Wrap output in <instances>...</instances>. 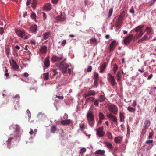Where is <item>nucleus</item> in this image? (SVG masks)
Masks as SVG:
<instances>
[{
  "instance_id": "obj_1",
  "label": "nucleus",
  "mask_w": 156,
  "mask_h": 156,
  "mask_svg": "<svg viewBox=\"0 0 156 156\" xmlns=\"http://www.w3.org/2000/svg\"><path fill=\"white\" fill-rule=\"evenodd\" d=\"M87 117L88 123L91 127H93L94 123V117L92 111H88L87 114Z\"/></svg>"
},
{
  "instance_id": "obj_2",
  "label": "nucleus",
  "mask_w": 156,
  "mask_h": 156,
  "mask_svg": "<svg viewBox=\"0 0 156 156\" xmlns=\"http://www.w3.org/2000/svg\"><path fill=\"white\" fill-rule=\"evenodd\" d=\"M15 32L18 36L21 38H23L24 39L28 38V37L27 35V34L26 33L25 31L23 29L16 28L15 29Z\"/></svg>"
},
{
  "instance_id": "obj_3",
  "label": "nucleus",
  "mask_w": 156,
  "mask_h": 156,
  "mask_svg": "<svg viewBox=\"0 0 156 156\" xmlns=\"http://www.w3.org/2000/svg\"><path fill=\"white\" fill-rule=\"evenodd\" d=\"M69 66V64L64 63V61H62L60 62L59 67L63 73H67V68Z\"/></svg>"
},
{
  "instance_id": "obj_4",
  "label": "nucleus",
  "mask_w": 156,
  "mask_h": 156,
  "mask_svg": "<svg viewBox=\"0 0 156 156\" xmlns=\"http://www.w3.org/2000/svg\"><path fill=\"white\" fill-rule=\"evenodd\" d=\"M144 27L143 25H140L137 27L135 29V31L136 32V36L138 38L141 37L144 34V32L142 30V29Z\"/></svg>"
},
{
  "instance_id": "obj_5",
  "label": "nucleus",
  "mask_w": 156,
  "mask_h": 156,
  "mask_svg": "<svg viewBox=\"0 0 156 156\" xmlns=\"http://www.w3.org/2000/svg\"><path fill=\"white\" fill-rule=\"evenodd\" d=\"M108 108L110 112L114 115H116L118 112V108L116 105L111 104L108 106Z\"/></svg>"
},
{
  "instance_id": "obj_6",
  "label": "nucleus",
  "mask_w": 156,
  "mask_h": 156,
  "mask_svg": "<svg viewBox=\"0 0 156 156\" xmlns=\"http://www.w3.org/2000/svg\"><path fill=\"white\" fill-rule=\"evenodd\" d=\"M107 78L109 82L112 86H115L117 84L115 77L111 73L108 74Z\"/></svg>"
},
{
  "instance_id": "obj_7",
  "label": "nucleus",
  "mask_w": 156,
  "mask_h": 156,
  "mask_svg": "<svg viewBox=\"0 0 156 156\" xmlns=\"http://www.w3.org/2000/svg\"><path fill=\"white\" fill-rule=\"evenodd\" d=\"M125 15L123 13H121L119 16L117 20L116 23V27H120L122 24L123 20L124 17Z\"/></svg>"
},
{
  "instance_id": "obj_8",
  "label": "nucleus",
  "mask_w": 156,
  "mask_h": 156,
  "mask_svg": "<svg viewBox=\"0 0 156 156\" xmlns=\"http://www.w3.org/2000/svg\"><path fill=\"white\" fill-rule=\"evenodd\" d=\"M107 117L113 121L114 123L117 125L118 123H117V117L115 115H112V113H110L107 115Z\"/></svg>"
},
{
  "instance_id": "obj_9",
  "label": "nucleus",
  "mask_w": 156,
  "mask_h": 156,
  "mask_svg": "<svg viewBox=\"0 0 156 156\" xmlns=\"http://www.w3.org/2000/svg\"><path fill=\"white\" fill-rule=\"evenodd\" d=\"M133 34H130L124 39L123 41L124 43L127 45L129 44L133 39Z\"/></svg>"
},
{
  "instance_id": "obj_10",
  "label": "nucleus",
  "mask_w": 156,
  "mask_h": 156,
  "mask_svg": "<svg viewBox=\"0 0 156 156\" xmlns=\"http://www.w3.org/2000/svg\"><path fill=\"white\" fill-rule=\"evenodd\" d=\"M103 127H99L97 130V134L99 137L104 136L105 133L103 131Z\"/></svg>"
},
{
  "instance_id": "obj_11",
  "label": "nucleus",
  "mask_w": 156,
  "mask_h": 156,
  "mask_svg": "<svg viewBox=\"0 0 156 156\" xmlns=\"http://www.w3.org/2000/svg\"><path fill=\"white\" fill-rule=\"evenodd\" d=\"M117 43L115 40L113 41H112L110 44V50L109 51L111 52L113 51L115 49V47L117 45Z\"/></svg>"
},
{
  "instance_id": "obj_12",
  "label": "nucleus",
  "mask_w": 156,
  "mask_h": 156,
  "mask_svg": "<svg viewBox=\"0 0 156 156\" xmlns=\"http://www.w3.org/2000/svg\"><path fill=\"white\" fill-rule=\"evenodd\" d=\"M95 94V91L90 90L87 91L83 94V95L84 96L85 98H86L87 97H89L90 96H94Z\"/></svg>"
},
{
  "instance_id": "obj_13",
  "label": "nucleus",
  "mask_w": 156,
  "mask_h": 156,
  "mask_svg": "<svg viewBox=\"0 0 156 156\" xmlns=\"http://www.w3.org/2000/svg\"><path fill=\"white\" fill-rule=\"evenodd\" d=\"M50 57L49 56H47L45 58L43 62L44 66L47 68L49 67L50 65Z\"/></svg>"
},
{
  "instance_id": "obj_14",
  "label": "nucleus",
  "mask_w": 156,
  "mask_h": 156,
  "mask_svg": "<svg viewBox=\"0 0 156 156\" xmlns=\"http://www.w3.org/2000/svg\"><path fill=\"white\" fill-rule=\"evenodd\" d=\"M62 58V57H58L56 55H54L52 57L51 60L53 62H55L60 61Z\"/></svg>"
},
{
  "instance_id": "obj_15",
  "label": "nucleus",
  "mask_w": 156,
  "mask_h": 156,
  "mask_svg": "<svg viewBox=\"0 0 156 156\" xmlns=\"http://www.w3.org/2000/svg\"><path fill=\"white\" fill-rule=\"evenodd\" d=\"M44 9L47 11L50 10L51 9V6L49 3H47L45 4L43 6Z\"/></svg>"
},
{
  "instance_id": "obj_16",
  "label": "nucleus",
  "mask_w": 156,
  "mask_h": 156,
  "mask_svg": "<svg viewBox=\"0 0 156 156\" xmlns=\"http://www.w3.org/2000/svg\"><path fill=\"white\" fill-rule=\"evenodd\" d=\"M40 53L41 54H44L46 53L47 51V47L46 46H42L39 50Z\"/></svg>"
},
{
  "instance_id": "obj_17",
  "label": "nucleus",
  "mask_w": 156,
  "mask_h": 156,
  "mask_svg": "<svg viewBox=\"0 0 156 156\" xmlns=\"http://www.w3.org/2000/svg\"><path fill=\"white\" fill-rule=\"evenodd\" d=\"M122 139L123 137L122 136H118L115 138L114 140L116 143H121Z\"/></svg>"
},
{
  "instance_id": "obj_18",
  "label": "nucleus",
  "mask_w": 156,
  "mask_h": 156,
  "mask_svg": "<svg viewBox=\"0 0 156 156\" xmlns=\"http://www.w3.org/2000/svg\"><path fill=\"white\" fill-rule=\"evenodd\" d=\"M125 113L122 111L120 112L119 113V118L120 122H124V121Z\"/></svg>"
},
{
  "instance_id": "obj_19",
  "label": "nucleus",
  "mask_w": 156,
  "mask_h": 156,
  "mask_svg": "<svg viewBox=\"0 0 156 156\" xmlns=\"http://www.w3.org/2000/svg\"><path fill=\"white\" fill-rule=\"evenodd\" d=\"M106 67V63H103L102 65L100 67L99 72L101 73L104 72V71Z\"/></svg>"
},
{
  "instance_id": "obj_20",
  "label": "nucleus",
  "mask_w": 156,
  "mask_h": 156,
  "mask_svg": "<svg viewBox=\"0 0 156 156\" xmlns=\"http://www.w3.org/2000/svg\"><path fill=\"white\" fill-rule=\"evenodd\" d=\"M105 152V151L104 150H98L95 152V154L101 155L102 156H105L104 155Z\"/></svg>"
},
{
  "instance_id": "obj_21",
  "label": "nucleus",
  "mask_w": 156,
  "mask_h": 156,
  "mask_svg": "<svg viewBox=\"0 0 156 156\" xmlns=\"http://www.w3.org/2000/svg\"><path fill=\"white\" fill-rule=\"evenodd\" d=\"M61 123L63 125H67L70 124L71 120L70 119H65L62 120L61 121Z\"/></svg>"
},
{
  "instance_id": "obj_22",
  "label": "nucleus",
  "mask_w": 156,
  "mask_h": 156,
  "mask_svg": "<svg viewBox=\"0 0 156 156\" xmlns=\"http://www.w3.org/2000/svg\"><path fill=\"white\" fill-rule=\"evenodd\" d=\"M14 140V139L13 137H10L6 141V143L7 144V147L9 148H10V143L12 141H13Z\"/></svg>"
},
{
  "instance_id": "obj_23",
  "label": "nucleus",
  "mask_w": 156,
  "mask_h": 156,
  "mask_svg": "<svg viewBox=\"0 0 156 156\" xmlns=\"http://www.w3.org/2000/svg\"><path fill=\"white\" fill-rule=\"evenodd\" d=\"M37 29V26L36 24L32 25L30 27V30L32 32H35Z\"/></svg>"
},
{
  "instance_id": "obj_24",
  "label": "nucleus",
  "mask_w": 156,
  "mask_h": 156,
  "mask_svg": "<svg viewBox=\"0 0 156 156\" xmlns=\"http://www.w3.org/2000/svg\"><path fill=\"white\" fill-rule=\"evenodd\" d=\"M50 35V32H46L43 34V38L44 40L47 39L49 37Z\"/></svg>"
},
{
  "instance_id": "obj_25",
  "label": "nucleus",
  "mask_w": 156,
  "mask_h": 156,
  "mask_svg": "<svg viewBox=\"0 0 156 156\" xmlns=\"http://www.w3.org/2000/svg\"><path fill=\"white\" fill-rule=\"evenodd\" d=\"M12 66L14 69H17L19 68L17 64L13 59L12 60Z\"/></svg>"
},
{
  "instance_id": "obj_26",
  "label": "nucleus",
  "mask_w": 156,
  "mask_h": 156,
  "mask_svg": "<svg viewBox=\"0 0 156 156\" xmlns=\"http://www.w3.org/2000/svg\"><path fill=\"white\" fill-rule=\"evenodd\" d=\"M150 124V121L149 120H146L144 123V127L146 129H147Z\"/></svg>"
},
{
  "instance_id": "obj_27",
  "label": "nucleus",
  "mask_w": 156,
  "mask_h": 156,
  "mask_svg": "<svg viewBox=\"0 0 156 156\" xmlns=\"http://www.w3.org/2000/svg\"><path fill=\"white\" fill-rule=\"evenodd\" d=\"M98 99L99 102H101L105 101V98L104 95H101L99 96Z\"/></svg>"
},
{
  "instance_id": "obj_28",
  "label": "nucleus",
  "mask_w": 156,
  "mask_h": 156,
  "mask_svg": "<svg viewBox=\"0 0 156 156\" xmlns=\"http://www.w3.org/2000/svg\"><path fill=\"white\" fill-rule=\"evenodd\" d=\"M57 130L56 126L55 125H53L51 127V132L55 133Z\"/></svg>"
},
{
  "instance_id": "obj_29",
  "label": "nucleus",
  "mask_w": 156,
  "mask_h": 156,
  "mask_svg": "<svg viewBox=\"0 0 156 156\" xmlns=\"http://www.w3.org/2000/svg\"><path fill=\"white\" fill-rule=\"evenodd\" d=\"M105 146L108 148L112 149L113 147H112V145L110 143L108 142H106L105 143Z\"/></svg>"
},
{
  "instance_id": "obj_30",
  "label": "nucleus",
  "mask_w": 156,
  "mask_h": 156,
  "mask_svg": "<svg viewBox=\"0 0 156 156\" xmlns=\"http://www.w3.org/2000/svg\"><path fill=\"white\" fill-rule=\"evenodd\" d=\"M148 37L147 35H144L141 39L138 40L139 42H142L145 41L148 39Z\"/></svg>"
},
{
  "instance_id": "obj_31",
  "label": "nucleus",
  "mask_w": 156,
  "mask_h": 156,
  "mask_svg": "<svg viewBox=\"0 0 156 156\" xmlns=\"http://www.w3.org/2000/svg\"><path fill=\"white\" fill-rule=\"evenodd\" d=\"M6 54L8 57H9V54L10 53V49L9 48H6L5 49Z\"/></svg>"
},
{
  "instance_id": "obj_32",
  "label": "nucleus",
  "mask_w": 156,
  "mask_h": 156,
  "mask_svg": "<svg viewBox=\"0 0 156 156\" xmlns=\"http://www.w3.org/2000/svg\"><path fill=\"white\" fill-rule=\"evenodd\" d=\"M36 4V0H33L32 3V7L34 9H35V8Z\"/></svg>"
},
{
  "instance_id": "obj_33",
  "label": "nucleus",
  "mask_w": 156,
  "mask_h": 156,
  "mask_svg": "<svg viewBox=\"0 0 156 156\" xmlns=\"http://www.w3.org/2000/svg\"><path fill=\"white\" fill-rule=\"evenodd\" d=\"M99 119L100 120H102L105 118V116L101 112H100L99 113Z\"/></svg>"
},
{
  "instance_id": "obj_34",
  "label": "nucleus",
  "mask_w": 156,
  "mask_h": 156,
  "mask_svg": "<svg viewBox=\"0 0 156 156\" xmlns=\"http://www.w3.org/2000/svg\"><path fill=\"white\" fill-rule=\"evenodd\" d=\"M127 110L130 112H134L135 111V108H133L131 106H129L127 108Z\"/></svg>"
},
{
  "instance_id": "obj_35",
  "label": "nucleus",
  "mask_w": 156,
  "mask_h": 156,
  "mask_svg": "<svg viewBox=\"0 0 156 156\" xmlns=\"http://www.w3.org/2000/svg\"><path fill=\"white\" fill-rule=\"evenodd\" d=\"M44 78L45 80H48L49 78V73L47 72L44 74Z\"/></svg>"
},
{
  "instance_id": "obj_36",
  "label": "nucleus",
  "mask_w": 156,
  "mask_h": 156,
  "mask_svg": "<svg viewBox=\"0 0 156 156\" xmlns=\"http://www.w3.org/2000/svg\"><path fill=\"white\" fill-rule=\"evenodd\" d=\"M114 66V67L113 68V71L114 72V73H115L117 70L118 68V67L116 64H115Z\"/></svg>"
},
{
  "instance_id": "obj_37",
  "label": "nucleus",
  "mask_w": 156,
  "mask_h": 156,
  "mask_svg": "<svg viewBox=\"0 0 156 156\" xmlns=\"http://www.w3.org/2000/svg\"><path fill=\"white\" fill-rule=\"evenodd\" d=\"M94 99V98L93 97H90L87 98L86 101V103L87 102L89 101H93Z\"/></svg>"
},
{
  "instance_id": "obj_38",
  "label": "nucleus",
  "mask_w": 156,
  "mask_h": 156,
  "mask_svg": "<svg viewBox=\"0 0 156 156\" xmlns=\"http://www.w3.org/2000/svg\"><path fill=\"white\" fill-rule=\"evenodd\" d=\"M113 8H111L109 10V13H108V18H110L111 16L112 15V12H113Z\"/></svg>"
},
{
  "instance_id": "obj_39",
  "label": "nucleus",
  "mask_w": 156,
  "mask_h": 156,
  "mask_svg": "<svg viewBox=\"0 0 156 156\" xmlns=\"http://www.w3.org/2000/svg\"><path fill=\"white\" fill-rule=\"evenodd\" d=\"M98 73H95L94 74V80H98Z\"/></svg>"
},
{
  "instance_id": "obj_40",
  "label": "nucleus",
  "mask_w": 156,
  "mask_h": 156,
  "mask_svg": "<svg viewBox=\"0 0 156 156\" xmlns=\"http://www.w3.org/2000/svg\"><path fill=\"white\" fill-rule=\"evenodd\" d=\"M86 148H82V149H80V151L79 152V153L80 154L81 153L82 154L81 155H82L83 154L84 152H86Z\"/></svg>"
},
{
  "instance_id": "obj_41",
  "label": "nucleus",
  "mask_w": 156,
  "mask_h": 156,
  "mask_svg": "<svg viewBox=\"0 0 156 156\" xmlns=\"http://www.w3.org/2000/svg\"><path fill=\"white\" fill-rule=\"evenodd\" d=\"M31 16L32 18L34 20H35L36 18V15L35 13L33 12L31 13Z\"/></svg>"
},
{
  "instance_id": "obj_42",
  "label": "nucleus",
  "mask_w": 156,
  "mask_h": 156,
  "mask_svg": "<svg viewBox=\"0 0 156 156\" xmlns=\"http://www.w3.org/2000/svg\"><path fill=\"white\" fill-rule=\"evenodd\" d=\"M99 101L98 99H95L94 100V104L96 106H98V104L99 103L98 102Z\"/></svg>"
},
{
  "instance_id": "obj_43",
  "label": "nucleus",
  "mask_w": 156,
  "mask_h": 156,
  "mask_svg": "<svg viewBox=\"0 0 156 156\" xmlns=\"http://www.w3.org/2000/svg\"><path fill=\"white\" fill-rule=\"evenodd\" d=\"M146 30L147 31V34H149L151 32L150 28L149 27H147L146 28Z\"/></svg>"
},
{
  "instance_id": "obj_44",
  "label": "nucleus",
  "mask_w": 156,
  "mask_h": 156,
  "mask_svg": "<svg viewBox=\"0 0 156 156\" xmlns=\"http://www.w3.org/2000/svg\"><path fill=\"white\" fill-rule=\"evenodd\" d=\"M107 136L109 139H111L112 137V136L110 132H108L107 133Z\"/></svg>"
},
{
  "instance_id": "obj_45",
  "label": "nucleus",
  "mask_w": 156,
  "mask_h": 156,
  "mask_svg": "<svg viewBox=\"0 0 156 156\" xmlns=\"http://www.w3.org/2000/svg\"><path fill=\"white\" fill-rule=\"evenodd\" d=\"M20 97V96L18 95H16L15 96L13 97V98L15 99V100H17V101L19 100Z\"/></svg>"
},
{
  "instance_id": "obj_46",
  "label": "nucleus",
  "mask_w": 156,
  "mask_h": 156,
  "mask_svg": "<svg viewBox=\"0 0 156 156\" xmlns=\"http://www.w3.org/2000/svg\"><path fill=\"white\" fill-rule=\"evenodd\" d=\"M129 12L130 13L133 14L134 13V10L133 6H132V7L131 8L129 11Z\"/></svg>"
},
{
  "instance_id": "obj_47",
  "label": "nucleus",
  "mask_w": 156,
  "mask_h": 156,
  "mask_svg": "<svg viewBox=\"0 0 156 156\" xmlns=\"http://www.w3.org/2000/svg\"><path fill=\"white\" fill-rule=\"evenodd\" d=\"M116 76L117 77L121 78L122 75L120 72H118L117 73Z\"/></svg>"
},
{
  "instance_id": "obj_48",
  "label": "nucleus",
  "mask_w": 156,
  "mask_h": 156,
  "mask_svg": "<svg viewBox=\"0 0 156 156\" xmlns=\"http://www.w3.org/2000/svg\"><path fill=\"white\" fill-rule=\"evenodd\" d=\"M15 129L16 132H18L20 130V127L18 126H16L15 127Z\"/></svg>"
},
{
  "instance_id": "obj_49",
  "label": "nucleus",
  "mask_w": 156,
  "mask_h": 156,
  "mask_svg": "<svg viewBox=\"0 0 156 156\" xmlns=\"http://www.w3.org/2000/svg\"><path fill=\"white\" fill-rule=\"evenodd\" d=\"M137 105V101L136 100H134L132 103V105L133 106L135 107Z\"/></svg>"
},
{
  "instance_id": "obj_50",
  "label": "nucleus",
  "mask_w": 156,
  "mask_h": 156,
  "mask_svg": "<svg viewBox=\"0 0 156 156\" xmlns=\"http://www.w3.org/2000/svg\"><path fill=\"white\" fill-rule=\"evenodd\" d=\"M92 69V67L91 66H89L87 69V72H90Z\"/></svg>"
},
{
  "instance_id": "obj_51",
  "label": "nucleus",
  "mask_w": 156,
  "mask_h": 156,
  "mask_svg": "<svg viewBox=\"0 0 156 156\" xmlns=\"http://www.w3.org/2000/svg\"><path fill=\"white\" fill-rule=\"evenodd\" d=\"M80 127L81 128L82 130H83L84 129V125L83 124H81L80 125Z\"/></svg>"
},
{
  "instance_id": "obj_52",
  "label": "nucleus",
  "mask_w": 156,
  "mask_h": 156,
  "mask_svg": "<svg viewBox=\"0 0 156 156\" xmlns=\"http://www.w3.org/2000/svg\"><path fill=\"white\" fill-rule=\"evenodd\" d=\"M26 112H27V113L28 114V116L30 118V117H31V113H30V112L28 110H27L26 111Z\"/></svg>"
},
{
  "instance_id": "obj_53",
  "label": "nucleus",
  "mask_w": 156,
  "mask_h": 156,
  "mask_svg": "<svg viewBox=\"0 0 156 156\" xmlns=\"http://www.w3.org/2000/svg\"><path fill=\"white\" fill-rule=\"evenodd\" d=\"M30 43L31 44L34 45H35L36 44V41L34 39L31 40L30 41Z\"/></svg>"
},
{
  "instance_id": "obj_54",
  "label": "nucleus",
  "mask_w": 156,
  "mask_h": 156,
  "mask_svg": "<svg viewBox=\"0 0 156 156\" xmlns=\"http://www.w3.org/2000/svg\"><path fill=\"white\" fill-rule=\"evenodd\" d=\"M98 80H94V85L97 87L98 83Z\"/></svg>"
},
{
  "instance_id": "obj_55",
  "label": "nucleus",
  "mask_w": 156,
  "mask_h": 156,
  "mask_svg": "<svg viewBox=\"0 0 156 156\" xmlns=\"http://www.w3.org/2000/svg\"><path fill=\"white\" fill-rule=\"evenodd\" d=\"M56 98H57L58 99L62 100L63 99V96H57L56 95Z\"/></svg>"
},
{
  "instance_id": "obj_56",
  "label": "nucleus",
  "mask_w": 156,
  "mask_h": 156,
  "mask_svg": "<svg viewBox=\"0 0 156 156\" xmlns=\"http://www.w3.org/2000/svg\"><path fill=\"white\" fill-rule=\"evenodd\" d=\"M4 32L3 28V27L0 28V33L1 35H2Z\"/></svg>"
},
{
  "instance_id": "obj_57",
  "label": "nucleus",
  "mask_w": 156,
  "mask_h": 156,
  "mask_svg": "<svg viewBox=\"0 0 156 156\" xmlns=\"http://www.w3.org/2000/svg\"><path fill=\"white\" fill-rule=\"evenodd\" d=\"M31 3V0H27L26 2V5L27 6L28 5Z\"/></svg>"
},
{
  "instance_id": "obj_58",
  "label": "nucleus",
  "mask_w": 156,
  "mask_h": 156,
  "mask_svg": "<svg viewBox=\"0 0 156 156\" xmlns=\"http://www.w3.org/2000/svg\"><path fill=\"white\" fill-rule=\"evenodd\" d=\"M66 41L65 40H63L61 43V45L62 46H64L66 44Z\"/></svg>"
},
{
  "instance_id": "obj_59",
  "label": "nucleus",
  "mask_w": 156,
  "mask_h": 156,
  "mask_svg": "<svg viewBox=\"0 0 156 156\" xmlns=\"http://www.w3.org/2000/svg\"><path fill=\"white\" fill-rule=\"evenodd\" d=\"M153 133H149V136H148V138L149 139L152 138Z\"/></svg>"
},
{
  "instance_id": "obj_60",
  "label": "nucleus",
  "mask_w": 156,
  "mask_h": 156,
  "mask_svg": "<svg viewBox=\"0 0 156 156\" xmlns=\"http://www.w3.org/2000/svg\"><path fill=\"white\" fill-rule=\"evenodd\" d=\"M153 141L152 140H149L146 141V143L147 144L152 143L153 142Z\"/></svg>"
},
{
  "instance_id": "obj_61",
  "label": "nucleus",
  "mask_w": 156,
  "mask_h": 156,
  "mask_svg": "<svg viewBox=\"0 0 156 156\" xmlns=\"http://www.w3.org/2000/svg\"><path fill=\"white\" fill-rule=\"evenodd\" d=\"M58 19L60 21H63L64 20V18H61L60 17H58Z\"/></svg>"
},
{
  "instance_id": "obj_62",
  "label": "nucleus",
  "mask_w": 156,
  "mask_h": 156,
  "mask_svg": "<svg viewBox=\"0 0 156 156\" xmlns=\"http://www.w3.org/2000/svg\"><path fill=\"white\" fill-rule=\"evenodd\" d=\"M156 1V0H153V2H150V4L149 5L150 6H151L152 5H153L154 3V2Z\"/></svg>"
},
{
  "instance_id": "obj_63",
  "label": "nucleus",
  "mask_w": 156,
  "mask_h": 156,
  "mask_svg": "<svg viewBox=\"0 0 156 156\" xmlns=\"http://www.w3.org/2000/svg\"><path fill=\"white\" fill-rule=\"evenodd\" d=\"M43 18L44 20L46 19V15L44 13H43Z\"/></svg>"
},
{
  "instance_id": "obj_64",
  "label": "nucleus",
  "mask_w": 156,
  "mask_h": 156,
  "mask_svg": "<svg viewBox=\"0 0 156 156\" xmlns=\"http://www.w3.org/2000/svg\"><path fill=\"white\" fill-rule=\"evenodd\" d=\"M29 133L30 135L33 134L34 132L33 130L32 129H30V131L29 132Z\"/></svg>"
}]
</instances>
